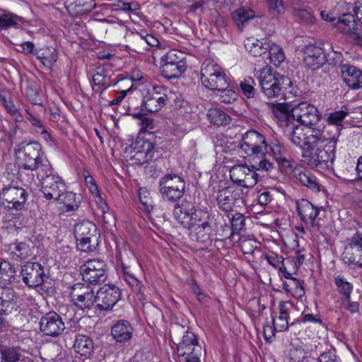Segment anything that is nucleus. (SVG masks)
<instances>
[{
	"instance_id": "63",
	"label": "nucleus",
	"mask_w": 362,
	"mask_h": 362,
	"mask_svg": "<svg viewBox=\"0 0 362 362\" xmlns=\"http://www.w3.org/2000/svg\"><path fill=\"white\" fill-rule=\"evenodd\" d=\"M317 362H341L339 356L336 355L334 349L325 352L318 357Z\"/></svg>"
},
{
	"instance_id": "2",
	"label": "nucleus",
	"mask_w": 362,
	"mask_h": 362,
	"mask_svg": "<svg viewBox=\"0 0 362 362\" xmlns=\"http://www.w3.org/2000/svg\"><path fill=\"white\" fill-rule=\"evenodd\" d=\"M15 153L20 167L28 170H38L40 173L42 165L48 160L42 151V146L37 141L21 142L15 149Z\"/></svg>"
},
{
	"instance_id": "58",
	"label": "nucleus",
	"mask_w": 362,
	"mask_h": 362,
	"mask_svg": "<svg viewBox=\"0 0 362 362\" xmlns=\"http://www.w3.org/2000/svg\"><path fill=\"white\" fill-rule=\"evenodd\" d=\"M263 257L271 266L278 270L286 262V259L275 253L264 254Z\"/></svg>"
},
{
	"instance_id": "4",
	"label": "nucleus",
	"mask_w": 362,
	"mask_h": 362,
	"mask_svg": "<svg viewBox=\"0 0 362 362\" xmlns=\"http://www.w3.org/2000/svg\"><path fill=\"white\" fill-rule=\"evenodd\" d=\"M338 139L334 136L332 141L317 146L314 154L303 153V161L318 170H332L336 158V148Z\"/></svg>"
},
{
	"instance_id": "59",
	"label": "nucleus",
	"mask_w": 362,
	"mask_h": 362,
	"mask_svg": "<svg viewBox=\"0 0 362 362\" xmlns=\"http://www.w3.org/2000/svg\"><path fill=\"white\" fill-rule=\"evenodd\" d=\"M145 40L143 35L136 33L133 40L134 50L139 54H142L146 51H148V45L146 44Z\"/></svg>"
},
{
	"instance_id": "55",
	"label": "nucleus",
	"mask_w": 362,
	"mask_h": 362,
	"mask_svg": "<svg viewBox=\"0 0 362 362\" xmlns=\"http://www.w3.org/2000/svg\"><path fill=\"white\" fill-rule=\"evenodd\" d=\"M217 92V95L219 97V100L221 103H232L238 98L236 92L228 88H226L224 90H221Z\"/></svg>"
},
{
	"instance_id": "37",
	"label": "nucleus",
	"mask_w": 362,
	"mask_h": 362,
	"mask_svg": "<svg viewBox=\"0 0 362 362\" xmlns=\"http://www.w3.org/2000/svg\"><path fill=\"white\" fill-rule=\"evenodd\" d=\"M96 226L88 221H83L75 225V238H83V237H95Z\"/></svg>"
},
{
	"instance_id": "57",
	"label": "nucleus",
	"mask_w": 362,
	"mask_h": 362,
	"mask_svg": "<svg viewBox=\"0 0 362 362\" xmlns=\"http://www.w3.org/2000/svg\"><path fill=\"white\" fill-rule=\"evenodd\" d=\"M254 84V79L251 77L245 78L240 84L241 90L247 98H254L255 96Z\"/></svg>"
},
{
	"instance_id": "53",
	"label": "nucleus",
	"mask_w": 362,
	"mask_h": 362,
	"mask_svg": "<svg viewBox=\"0 0 362 362\" xmlns=\"http://www.w3.org/2000/svg\"><path fill=\"white\" fill-rule=\"evenodd\" d=\"M245 216L240 213H236L230 219L231 232L230 236L239 234L245 227Z\"/></svg>"
},
{
	"instance_id": "40",
	"label": "nucleus",
	"mask_w": 362,
	"mask_h": 362,
	"mask_svg": "<svg viewBox=\"0 0 362 362\" xmlns=\"http://www.w3.org/2000/svg\"><path fill=\"white\" fill-rule=\"evenodd\" d=\"M207 118L211 123L217 126H224L230 123L231 118L224 111L218 108L209 110Z\"/></svg>"
},
{
	"instance_id": "54",
	"label": "nucleus",
	"mask_w": 362,
	"mask_h": 362,
	"mask_svg": "<svg viewBox=\"0 0 362 362\" xmlns=\"http://www.w3.org/2000/svg\"><path fill=\"white\" fill-rule=\"evenodd\" d=\"M269 11L274 18H279L285 12L283 0H267Z\"/></svg>"
},
{
	"instance_id": "11",
	"label": "nucleus",
	"mask_w": 362,
	"mask_h": 362,
	"mask_svg": "<svg viewBox=\"0 0 362 362\" xmlns=\"http://www.w3.org/2000/svg\"><path fill=\"white\" fill-rule=\"evenodd\" d=\"M80 273L83 280L90 284L103 283L107 279L106 264L99 259H88L80 267Z\"/></svg>"
},
{
	"instance_id": "43",
	"label": "nucleus",
	"mask_w": 362,
	"mask_h": 362,
	"mask_svg": "<svg viewBox=\"0 0 362 362\" xmlns=\"http://www.w3.org/2000/svg\"><path fill=\"white\" fill-rule=\"evenodd\" d=\"M334 284L337 291L344 297L346 300H349L353 290V285L349 282L343 275H337L334 279Z\"/></svg>"
},
{
	"instance_id": "29",
	"label": "nucleus",
	"mask_w": 362,
	"mask_h": 362,
	"mask_svg": "<svg viewBox=\"0 0 362 362\" xmlns=\"http://www.w3.org/2000/svg\"><path fill=\"white\" fill-rule=\"evenodd\" d=\"M193 208L188 202L176 204L173 211L175 218L185 228L190 227V215Z\"/></svg>"
},
{
	"instance_id": "51",
	"label": "nucleus",
	"mask_w": 362,
	"mask_h": 362,
	"mask_svg": "<svg viewBox=\"0 0 362 362\" xmlns=\"http://www.w3.org/2000/svg\"><path fill=\"white\" fill-rule=\"evenodd\" d=\"M122 267L127 283L132 287L135 293H141L142 288L141 282L130 272L128 267L122 264Z\"/></svg>"
},
{
	"instance_id": "36",
	"label": "nucleus",
	"mask_w": 362,
	"mask_h": 362,
	"mask_svg": "<svg viewBox=\"0 0 362 362\" xmlns=\"http://www.w3.org/2000/svg\"><path fill=\"white\" fill-rule=\"evenodd\" d=\"M296 178L302 185L309 188L313 192H318L320 191V184L317 177L310 171L304 170L299 172L296 175Z\"/></svg>"
},
{
	"instance_id": "9",
	"label": "nucleus",
	"mask_w": 362,
	"mask_h": 362,
	"mask_svg": "<svg viewBox=\"0 0 362 362\" xmlns=\"http://www.w3.org/2000/svg\"><path fill=\"white\" fill-rule=\"evenodd\" d=\"M307 130V146L313 148L332 141L334 136L338 139L341 134V128L336 126L310 125Z\"/></svg>"
},
{
	"instance_id": "1",
	"label": "nucleus",
	"mask_w": 362,
	"mask_h": 362,
	"mask_svg": "<svg viewBox=\"0 0 362 362\" xmlns=\"http://www.w3.org/2000/svg\"><path fill=\"white\" fill-rule=\"evenodd\" d=\"M267 107L272 111L275 118H279V112L286 115L289 122L296 123L305 127L315 125L321 119V114L313 105L302 102L294 106L291 110L286 108L284 103H260L254 108L262 109Z\"/></svg>"
},
{
	"instance_id": "64",
	"label": "nucleus",
	"mask_w": 362,
	"mask_h": 362,
	"mask_svg": "<svg viewBox=\"0 0 362 362\" xmlns=\"http://www.w3.org/2000/svg\"><path fill=\"white\" fill-rule=\"evenodd\" d=\"M289 362H302L305 358V353L302 349L293 348L289 351Z\"/></svg>"
},
{
	"instance_id": "3",
	"label": "nucleus",
	"mask_w": 362,
	"mask_h": 362,
	"mask_svg": "<svg viewBox=\"0 0 362 362\" xmlns=\"http://www.w3.org/2000/svg\"><path fill=\"white\" fill-rule=\"evenodd\" d=\"M259 85L268 98H284L286 90L291 86V79L278 73L272 74L268 69L257 72Z\"/></svg>"
},
{
	"instance_id": "50",
	"label": "nucleus",
	"mask_w": 362,
	"mask_h": 362,
	"mask_svg": "<svg viewBox=\"0 0 362 362\" xmlns=\"http://www.w3.org/2000/svg\"><path fill=\"white\" fill-rule=\"evenodd\" d=\"M212 219L207 211L202 209L192 211L190 215V227L197 226L198 223L212 222Z\"/></svg>"
},
{
	"instance_id": "20",
	"label": "nucleus",
	"mask_w": 362,
	"mask_h": 362,
	"mask_svg": "<svg viewBox=\"0 0 362 362\" xmlns=\"http://www.w3.org/2000/svg\"><path fill=\"white\" fill-rule=\"evenodd\" d=\"M40 329L44 335L56 337L65 329L64 322L56 312H49L41 317Z\"/></svg>"
},
{
	"instance_id": "45",
	"label": "nucleus",
	"mask_w": 362,
	"mask_h": 362,
	"mask_svg": "<svg viewBox=\"0 0 362 362\" xmlns=\"http://www.w3.org/2000/svg\"><path fill=\"white\" fill-rule=\"evenodd\" d=\"M1 358L6 362H16L21 357V349L15 346H4L0 344Z\"/></svg>"
},
{
	"instance_id": "24",
	"label": "nucleus",
	"mask_w": 362,
	"mask_h": 362,
	"mask_svg": "<svg viewBox=\"0 0 362 362\" xmlns=\"http://www.w3.org/2000/svg\"><path fill=\"white\" fill-rule=\"evenodd\" d=\"M304 62L312 70L322 67L327 60L325 52L320 47L309 45L305 48Z\"/></svg>"
},
{
	"instance_id": "41",
	"label": "nucleus",
	"mask_w": 362,
	"mask_h": 362,
	"mask_svg": "<svg viewBox=\"0 0 362 362\" xmlns=\"http://www.w3.org/2000/svg\"><path fill=\"white\" fill-rule=\"evenodd\" d=\"M255 11L248 8H240L234 11L232 17L235 24L239 28H241L250 19L255 17Z\"/></svg>"
},
{
	"instance_id": "19",
	"label": "nucleus",
	"mask_w": 362,
	"mask_h": 362,
	"mask_svg": "<svg viewBox=\"0 0 362 362\" xmlns=\"http://www.w3.org/2000/svg\"><path fill=\"white\" fill-rule=\"evenodd\" d=\"M119 289L115 285L105 284L96 294V307L99 310H111L120 299Z\"/></svg>"
},
{
	"instance_id": "8",
	"label": "nucleus",
	"mask_w": 362,
	"mask_h": 362,
	"mask_svg": "<svg viewBox=\"0 0 362 362\" xmlns=\"http://www.w3.org/2000/svg\"><path fill=\"white\" fill-rule=\"evenodd\" d=\"M185 182L182 177L175 174H167L159 182V192L163 199L175 202L184 194Z\"/></svg>"
},
{
	"instance_id": "26",
	"label": "nucleus",
	"mask_w": 362,
	"mask_h": 362,
	"mask_svg": "<svg viewBox=\"0 0 362 362\" xmlns=\"http://www.w3.org/2000/svg\"><path fill=\"white\" fill-rule=\"evenodd\" d=\"M154 146L148 141H139L135 143V153L132 157V160H135L136 165H143L151 160L153 156Z\"/></svg>"
},
{
	"instance_id": "52",
	"label": "nucleus",
	"mask_w": 362,
	"mask_h": 362,
	"mask_svg": "<svg viewBox=\"0 0 362 362\" xmlns=\"http://www.w3.org/2000/svg\"><path fill=\"white\" fill-rule=\"evenodd\" d=\"M349 112L345 110H338L331 112L327 117V124L326 126L334 125L342 129V122L346 117Z\"/></svg>"
},
{
	"instance_id": "42",
	"label": "nucleus",
	"mask_w": 362,
	"mask_h": 362,
	"mask_svg": "<svg viewBox=\"0 0 362 362\" xmlns=\"http://www.w3.org/2000/svg\"><path fill=\"white\" fill-rule=\"evenodd\" d=\"M125 81L126 80L122 79L114 83L113 84H111L110 78L105 74V71L101 69H98L93 76V84L98 87H105V88H107L111 86H115L119 84L122 85Z\"/></svg>"
},
{
	"instance_id": "27",
	"label": "nucleus",
	"mask_w": 362,
	"mask_h": 362,
	"mask_svg": "<svg viewBox=\"0 0 362 362\" xmlns=\"http://www.w3.org/2000/svg\"><path fill=\"white\" fill-rule=\"evenodd\" d=\"M167 97L165 94L160 95L158 92L148 93L143 98V105L149 112L154 113L160 110L165 105Z\"/></svg>"
},
{
	"instance_id": "7",
	"label": "nucleus",
	"mask_w": 362,
	"mask_h": 362,
	"mask_svg": "<svg viewBox=\"0 0 362 362\" xmlns=\"http://www.w3.org/2000/svg\"><path fill=\"white\" fill-rule=\"evenodd\" d=\"M201 81L207 88L219 91L229 86V81L222 68L213 60H206L202 65Z\"/></svg>"
},
{
	"instance_id": "12",
	"label": "nucleus",
	"mask_w": 362,
	"mask_h": 362,
	"mask_svg": "<svg viewBox=\"0 0 362 362\" xmlns=\"http://www.w3.org/2000/svg\"><path fill=\"white\" fill-rule=\"evenodd\" d=\"M342 260L351 269L362 268V233L357 231L342 254Z\"/></svg>"
},
{
	"instance_id": "56",
	"label": "nucleus",
	"mask_w": 362,
	"mask_h": 362,
	"mask_svg": "<svg viewBox=\"0 0 362 362\" xmlns=\"http://www.w3.org/2000/svg\"><path fill=\"white\" fill-rule=\"evenodd\" d=\"M293 15L305 24H313L315 22V17L308 6L298 10Z\"/></svg>"
},
{
	"instance_id": "28",
	"label": "nucleus",
	"mask_w": 362,
	"mask_h": 362,
	"mask_svg": "<svg viewBox=\"0 0 362 362\" xmlns=\"http://www.w3.org/2000/svg\"><path fill=\"white\" fill-rule=\"evenodd\" d=\"M263 151L264 154L267 153L272 156L274 160L284 167L290 166V161L286 156V151L280 144L272 143L267 145L265 143V146H264Z\"/></svg>"
},
{
	"instance_id": "23",
	"label": "nucleus",
	"mask_w": 362,
	"mask_h": 362,
	"mask_svg": "<svg viewBox=\"0 0 362 362\" xmlns=\"http://www.w3.org/2000/svg\"><path fill=\"white\" fill-rule=\"evenodd\" d=\"M340 74L343 81L350 88L356 90L362 87V71L350 64L340 66Z\"/></svg>"
},
{
	"instance_id": "33",
	"label": "nucleus",
	"mask_w": 362,
	"mask_h": 362,
	"mask_svg": "<svg viewBox=\"0 0 362 362\" xmlns=\"http://www.w3.org/2000/svg\"><path fill=\"white\" fill-rule=\"evenodd\" d=\"M0 103L4 106L6 112L14 119L19 122L23 120V115L15 105L9 94L0 93Z\"/></svg>"
},
{
	"instance_id": "10",
	"label": "nucleus",
	"mask_w": 362,
	"mask_h": 362,
	"mask_svg": "<svg viewBox=\"0 0 362 362\" xmlns=\"http://www.w3.org/2000/svg\"><path fill=\"white\" fill-rule=\"evenodd\" d=\"M183 53L170 50L162 57V75L169 79L178 78L187 68Z\"/></svg>"
},
{
	"instance_id": "22",
	"label": "nucleus",
	"mask_w": 362,
	"mask_h": 362,
	"mask_svg": "<svg viewBox=\"0 0 362 362\" xmlns=\"http://www.w3.org/2000/svg\"><path fill=\"white\" fill-rule=\"evenodd\" d=\"M216 200L219 209L224 211H234L236 206L243 202L238 193L230 187L219 190Z\"/></svg>"
},
{
	"instance_id": "35",
	"label": "nucleus",
	"mask_w": 362,
	"mask_h": 362,
	"mask_svg": "<svg viewBox=\"0 0 362 362\" xmlns=\"http://www.w3.org/2000/svg\"><path fill=\"white\" fill-rule=\"evenodd\" d=\"M16 298L13 289L9 287H0V315L7 313L11 308Z\"/></svg>"
},
{
	"instance_id": "31",
	"label": "nucleus",
	"mask_w": 362,
	"mask_h": 362,
	"mask_svg": "<svg viewBox=\"0 0 362 362\" xmlns=\"http://www.w3.org/2000/svg\"><path fill=\"white\" fill-rule=\"evenodd\" d=\"M36 57L45 66L51 69L57 61L58 54L55 48L47 46L38 49Z\"/></svg>"
},
{
	"instance_id": "21",
	"label": "nucleus",
	"mask_w": 362,
	"mask_h": 362,
	"mask_svg": "<svg viewBox=\"0 0 362 362\" xmlns=\"http://www.w3.org/2000/svg\"><path fill=\"white\" fill-rule=\"evenodd\" d=\"M296 209L298 215L305 225L313 228H319L317 218L322 207L315 206L308 200L302 199L297 201Z\"/></svg>"
},
{
	"instance_id": "61",
	"label": "nucleus",
	"mask_w": 362,
	"mask_h": 362,
	"mask_svg": "<svg viewBox=\"0 0 362 362\" xmlns=\"http://www.w3.org/2000/svg\"><path fill=\"white\" fill-rule=\"evenodd\" d=\"M137 118L140 119L139 125L141 126V131L150 132L156 127V122L153 119L148 117L142 113L141 116Z\"/></svg>"
},
{
	"instance_id": "17",
	"label": "nucleus",
	"mask_w": 362,
	"mask_h": 362,
	"mask_svg": "<svg viewBox=\"0 0 362 362\" xmlns=\"http://www.w3.org/2000/svg\"><path fill=\"white\" fill-rule=\"evenodd\" d=\"M183 334L182 340L177 344V352L180 356L190 355V353L201 354L202 348L198 344V339L193 332H189L183 326L177 325L174 334Z\"/></svg>"
},
{
	"instance_id": "15",
	"label": "nucleus",
	"mask_w": 362,
	"mask_h": 362,
	"mask_svg": "<svg viewBox=\"0 0 362 362\" xmlns=\"http://www.w3.org/2000/svg\"><path fill=\"white\" fill-rule=\"evenodd\" d=\"M264 146H265L264 135L255 130H250L244 134L240 144V148L247 156L264 155Z\"/></svg>"
},
{
	"instance_id": "14",
	"label": "nucleus",
	"mask_w": 362,
	"mask_h": 362,
	"mask_svg": "<svg viewBox=\"0 0 362 362\" xmlns=\"http://www.w3.org/2000/svg\"><path fill=\"white\" fill-rule=\"evenodd\" d=\"M286 117L279 112V118H276L279 125L284 129V133L293 144L300 147L307 146V132H304V128L300 124L289 122Z\"/></svg>"
},
{
	"instance_id": "47",
	"label": "nucleus",
	"mask_w": 362,
	"mask_h": 362,
	"mask_svg": "<svg viewBox=\"0 0 362 362\" xmlns=\"http://www.w3.org/2000/svg\"><path fill=\"white\" fill-rule=\"evenodd\" d=\"M57 201L64 204L66 211H75L78 207V202L76 200V195L72 192H68L62 194L59 199H55Z\"/></svg>"
},
{
	"instance_id": "30",
	"label": "nucleus",
	"mask_w": 362,
	"mask_h": 362,
	"mask_svg": "<svg viewBox=\"0 0 362 362\" xmlns=\"http://www.w3.org/2000/svg\"><path fill=\"white\" fill-rule=\"evenodd\" d=\"M245 49L254 57H261L267 53L270 43L255 38H248L245 41Z\"/></svg>"
},
{
	"instance_id": "32",
	"label": "nucleus",
	"mask_w": 362,
	"mask_h": 362,
	"mask_svg": "<svg viewBox=\"0 0 362 362\" xmlns=\"http://www.w3.org/2000/svg\"><path fill=\"white\" fill-rule=\"evenodd\" d=\"M74 349L80 355L88 357L93 351V342L86 335H78L74 344Z\"/></svg>"
},
{
	"instance_id": "34",
	"label": "nucleus",
	"mask_w": 362,
	"mask_h": 362,
	"mask_svg": "<svg viewBox=\"0 0 362 362\" xmlns=\"http://www.w3.org/2000/svg\"><path fill=\"white\" fill-rule=\"evenodd\" d=\"M356 16L347 13L337 18L334 25L344 33H351L356 30Z\"/></svg>"
},
{
	"instance_id": "49",
	"label": "nucleus",
	"mask_w": 362,
	"mask_h": 362,
	"mask_svg": "<svg viewBox=\"0 0 362 362\" xmlns=\"http://www.w3.org/2000/svg\"><path fill=\"white\" fill-rule=\"evenodd\" d=\"M303 284V281L293 277L288 281H284L283 283V289L286 293H291L294 291L299 296V297H300L305 294Z\"/></svg>"
},
{
	"instance_id": "39",
	"label": "nucleus",
	"mask_w": 362,
	"mask_h": 362,
	"mask_svg": "<svg viewBox=\"0 0 362 362\" xmlns=\"http://www.w3.org/2000/svg\"><path fill=\"white\" fill-rule=\"evenodd\" d=\"M9 250L12 258L16 260L25 259L32 254L30 245L24 242L11 244Z\"/></svg>"
},
{
	"instance_id": "16",
	"label": "nucleus",
	"mask_w": 362,
	"mask_h": 362,
	"mask_svg": "<svg viewBox=\"0 0 362 362\" xmlns=\"http://www.w3.org/2000/svg\"><path fill=\"white\" fill-rule=\"evenodd\" d=\"M21 275L23 283L30 288L42 285L46 279L44 267L34 262L25 263L21 267Z\"/></svg>"
},
{
	"instance_id": "44",
	"label": "nucleus",
	"mask_w": 362,
	"mask_h": 362,
	"mask_svg": "<svg viewBox=\"0 0 362 362\" xmlns=\"http://www.w3.org/2000/svg\"><path fill=\"white\" fill-rule=\"evenodd\" d=\"M24 23L21 16H18L13 13H5L0 15V28L8 29L11 27H18Z\"/></svg>"
},
{
	"instance_id": "18",
	"label": "nucleus",
	"mask_w": 362,
	"mask_h": 362,
	"mask_svg": "<svg viewBox=\"0 0 362 362\" xmlns=\"http://www.w3.org/2000/svg\"><path fill=\"white\" fill-rule=\"evenodd\" d=\"M27 199V193L23 187L8 186L0 192V204L9 209H21Z\"/></svg>"
},
{
	"instance_id": "25",
	"label": "nucleus",
	"mask_w": 362,
	"mask_h": 362,
	"mask_svg": "<svg viewBox=\"0 0 362 362\" xmlns=\"http://www.w3.org/2000/svg\"><path fill=\"white\" fill-rule=\"evenodd\" d=\"M133 330L134 329L129 321L119 320L112 325L111 334L117 342L125 343L132 338Z\"/></svg>"
},
{
	"instance_id": "60",
	"label": "nucleus",
	"mask_w": 362,
	"mask_h": 362,
	"mask_svg": "<svg viewBox=\"0 0 362 362\" xmlns=\"http://www.w3.org/2000/svg\"><path fill=\"white\" fill-rule=\"evenodd\" d=\"M258 243L252 239H243L240 243L241 251L244 254H252L257 247Z\"/></svg>"
},
{
	"instance_id": "13",
	"label": "nucleus",
	"mask_w": 362,
	"mask_h": 362,
	"mask_svg": "<svg viewBox=\"0 0 362 362\" xmlns=\"http://www.w3.org/2000/svg\"><path fill=\"white\" fill-rule=\"evenodd\" d=\"M70 298L74 305L82 310L90 309L96 301L93 287L83 283H77L71 287Z\"/></svg>"
},
{
	"instance_id": "6",
	"label": "nucleus",
	"mask_w": 362,
	"mask_h": 362,
	"mask_svg": "<svg viewBox=\"0 0 362 362\" xmlns=\"http://www.w3.org/2000/svg\"><path fill=\"white\" fill-rule=\"evenodd\" d=\"M273 168V164L265 157L257 165L247 166L244 165H234L230 171L231 180L244 187H253L258 181L259 175L257 170L268 171Z\"/></svg>"
},
{
	"instance_id": "38",
	"label": "nucleus",
	"mask_w": 362,
	"mask_h": 362,
	"mask_svg": "<svg viewBox=\"0 0 362 362\" xmlns=\"http://www.w3.org/2000/svg\"><path fill=\"white\" fill-rule=\"evenodd\" d=\"M194 233L192 234V238L197 242L206 243L210 240L211 233V222L205 223H198L194 226Z\"/></svg>"
},
{
	"instance_id": "48",
	"label": "nucleus",
	"mask_w": 362,
	"mask_h": 362,
	"mask_svg": "<svg viewBox=\"0 0 362 362\" xmlns=\"http://www.w3.org/2000/svg\"><path fill=\"white\" fill-rule=\"evenodd\" d=\"M266 54L270 62L276 66H279L285 59L284 53L282 49L277 45L270 44Z\"/></svg>"
},
{
	"instance_id": "62",
	"label": "nucleus",
	"mask_w": 362,
	"mask_h": 362,
	"mask_svg": "<svg viewBox=\"0 0 362 362\" xmlns=\"http://www.w3.org/2000/svg\"><path fill=\"white\" fill-rule=\"evenodd\" d=\"M288 315H279L277 318H273L272 322L276 332H283L288 328Z\"/></svg>"
},
{
	"instance_id": "46",
	"label": "nucleus",
	"mask_w": 362,
	"mask_h": 362,
	"mask_svg": "<svg viewBox=\"0 0 362 362\" xmlns=\"http://www.w3.org/2000/svg\"><path fill=\"white\" fill-rule=\"evenodd\" d=\"M143 106V100L140 98V96H129L127 98V112L128 115L133 116L134 117H140L141 116V112Z\"/></svg>"
},
{
	"instance_id": "5",
	"label": "nucleus",
	"mask_w": 362,
	"mask_h": 362,
	"mask_svg": "<svg viewBox=\"0 0 362 362\" xmlns=\"http://www.w3.org/2000/svg\"><path fill=\"white\" fill-rule=\"evenodd\" d=\"M37 176L41 180V191L49 200L59 199L66 192V184L63 179L54 171L49 160H45Z\"/></svg>"
}]
</instances>
